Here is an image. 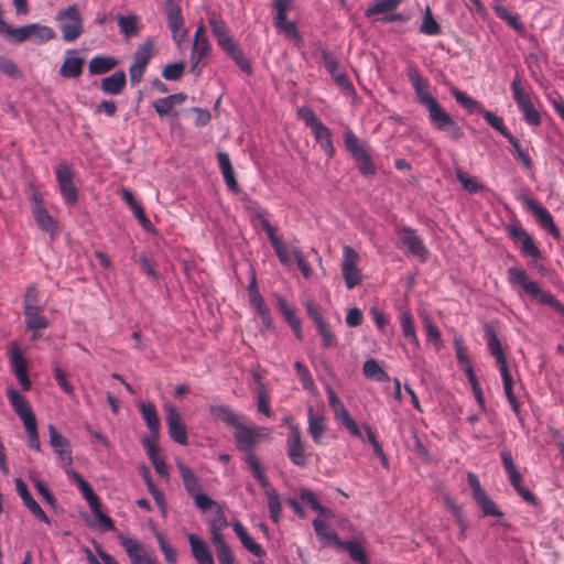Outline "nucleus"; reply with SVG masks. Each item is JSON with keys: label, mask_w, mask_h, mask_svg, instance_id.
<instances>
[{"label": "nucleus", "mask_w": 564, "mask_h": 564, "mask_svg": "<svg viewBox=\"0 0 564 564\" xmlns=\"http://www.w3.org/2000/svg\"><path fill=\"white\" fill-rule=\"evenodd\" d=\"M408 78L414 89L416 101L426 108L431 123L454 141L463 138L462 128L432 95L429 80L420 74L417 68H409Z\"/></svg>", "instance_id": "nucleus-1"}, {"label": "nucleus", "mask_w": 564, "mask_h": 564, "mask_svg": "<svg viewBox=\"0 0 564 564\" xmlns=\"http://www.w3.org/2000/svg\"><path fill=\"white\" fill-rule=\"evenodd\" d=\"M6 395L14 413L23 423L29 447L34 449L35 452H41L42 446L37 432V421L33 413L32 406L30 405L25 397H23L13 387L7 388Z\"/></svg>", "instance_id": "nucleus-2"}, {"label": "nucleus", "mask_w": 564, "mask_h": 564, "mask_svg": "<svg viewBox=\"0 0 564 564\" xmlns=\"http://www.w3.org/2000/svg\"><path fill=\"white\" fill-rule=\"evenodd\" d=\"M508 282L510 284H518L522 290L536 300L539 303L551 306L558 314L564 316V305L555 299L551 293L542 290L538 282L531 280L525 270L519 267H511L507 271Z\"/></svg>", "instance_id": "nucleus-3"}, {"label": "nucleus", "mask_w": 564, "mask_h": 564, "mask_svg": "<svg viewBox=\"0 0 564 564\" xmlns=\"http://www.w3.org/2000/svg\"><path fill=\"white\" fill-rule=\"evenodd\" d=\"M395 246L421 261H425L429 256V249L424 243V239L415 229L408 226L395 228Z\"/></svg>", "instance_id": "nucleus-4"}, {"label": "nucleus", "mask_w": 564, "mask_h": 564, "mask_svg": "<svg viewBox=\"0 0 564 564\" xmlns=\"http://www.w3.org/2000/svg\"><path fill=\"white\" fill-rule=\"evenodd\" d=\"M344 143L346 150L351 154L357 162L358 170L364 176H372L376 174V167L371 156L367 152L364 144H361L357 135L349 129L344 132Z\"/></svg>", "instance_id": "nucleus-5"}, {"label": "nucleus", "mask_w": 564, "mask_h": 564, "mask_svg": "<svg viewBox=\"0 0 564 564\" xmlns=\"http://www.w3.org/2000/svg\"><path fill=\"white\" fill-rule=\"evenodd\" d=\"M56 19L59 22L64 41L74 42L82 35L84 31L83 18L77 6H70L59 11Z\"/></svg>", "instance_id": "nucleus-6"}, {"label": "nucleus", "mask_w": 564, "mask_h": 564, "mask_svg": "<svg viewBox=\"0 0 564 564\" xmlns=\"http://www.w3.org/2000/svg\"><path fill=\"white\" fill-rule=\"evenodd\" d=\"M293 2L294 0H272V6L275 11L273 25L289 39L300 41L301 34L296 24L288 20V13L291 11Z\"/></svg>", "instance_id": "nucleus-7"}, {"label": "nucleus", "mask_w": 564, "mask_h": 564, "mask_svg": "<svg viewBox=\"0 0 564 564\" xmlns=\"http://www.w3.org/2000/svg\"><path fill=\"white\" fill-rule=\"evenodd\" d=\"M510 239L517 245L523 257L539 260L542 253L536 246L533 237L519 223L511 224L507 227Z\"/></svg>", "instance_id": "nucleus-8"}, {"label": "nucleus", "mask_w": 564, "mask_h": 564, "mask_svg": "<svg viewBox=\"0 0 564 564\" xmlns=\"http://www.w3.org/2000/svg\"><path fill=\"white\" fill-rule=\"evenodd\" d=\"M328 404L334 412V416L339 421L351 436L362 440L361 431L356 421L350 416L343 401L336 394L330 386L326 387Z\"/></svg>", "instance_id": "nucleus-9"}, {"label": "nucleus", "mask_w": 564, "mask_h": 564, "mask_svg": "<svg viewBox=\"0 0 564 564\" xmlns=\"http://www.w3.org/2000/svg\"><path fill=\"white\" fill-rule=\"evenodd\" d=\"M467 482L471 489L473 498L481 509L484 516L496 518L502 517V512L499 510L496 502L488 496L486 490L482 489L476 474L471 471L467 473Z\"/></svg>", "instance_id": "nucleus-10"}, {"label": "nucleus", "mask_w": 564, "mask_h": 564, "mask_svg": "<svg viewBox=\"0 0 564 564\" xmlns=\"http://www.w3.org/2000/svg\"><path fill=\"white\" fill-rule=\"evenodd\" d=\"M56 181L61 195L66 204L74 206L78 202V189L74 184V172L67 164H61L55 169Z\"/></svg>", "instance_id": "nucleus-11"}, {"label": "nucleus", "mask_w": 564, "mask_h": 564, "mask_svg": "<svg viewBox=\"0 0 564 564\" xmlns=\"http://www.w3.org/2000/svg\"><path fill=\"white\" fill-rule=\"evenodd\" d=\"M358 259L359 256L349 246H345L343 249V263H341V274L345 280V284L348 290L354 289L361 282L362 275L360 270L358 269Z\"/></svg>", "instance_id": "nucleus-12"}, {"label": "nucleus", "mask_w": 564, "mask_h": 564, "mask_svg": "<svg viewBox=\"0 0 564 564\" xmlns=\"http://www.w3.org/2000/svg\"><path fill=\"white\" fill-rule=\"evenodd\" d=\"M235 441L238 449L253 453L252 449L263 436L269 435L270 431L265 427L246 426L241 422L235 427Z\"/></svg>", "instance_id": "nucleus-13"}, {"label": "nucleus", "mask_w": 564, "mask_h": 564, "mask_svg": "<svg viewBox=\"0 0 564 564\" xmlns=\"http://www.w3.org/2000/svg\"><path fill=\"white\" fill-rule=\"evenodd\" d=\"M152 55L153 43L151 41H147L135 51L133 63L129 67V78L132 85H137L142 80Z\"/></svg>", "instance_id": "nucleus-14"}, {"label": "nucleus", "mask_w": 564, "mask_h": 564, "mask_svg": "<svg viewBox=\"0 0 564 564\" xmlns=\"http://www.w3.org/2000/svg\"><path fill=\"white\" fill-rule=\"evenodd\" d=\"M523 203L527 209L534 215L535 220L541 228L547 230L553 238H561L560 229L555 225L553 216L544 206H542L536 199L529 197L524 198Z\"/></svg>", "instance_id": "nucleus-15"}, {"label": "nucleus", "mask_w": 564, "mask_h": 564, "mask_svg": "<svg viewBox=\"0 0 564 564\" xmlns=\"http://www.w3.org/2000/svg\"><path fill=\"white\" fill-rule=\"evenodd\" d=\"M47 431L50 436V445L56 454L61 467H69L73 464L69 441L63 436L53 424L47 426Z\"/></svg>", "instance_id": "nucleus-16"}, {"label": "nucleus", "mask_w": 564, "mask_h": 564, "mask_svg": "<svg viewBox=\"0 0 564 564\" xmlns=\"http://www.w3.org/2000/svg\"><path fill=\"white\" fill-rule=\"evenodd\" d=\"M286 447L290 460L299 467H304L307 463V456L305 454V445L302 441L301 431L296 425L290 427Z\"/></svg>", "instance_id": "nucleus-17"}, {"label": "nucleus", "mask_w": 564, "mask_h": 564, "mask_svg": "<svg viewBox=\"0 0 564 564\" xmlns=\"http://www.w3.org/2000/svg\"><path fill=\"white\" fill-rule=\"evenodd\" d=\"M166 410V425L169 430L170 437L177 444L187 445L188 436L186 431V425L183 422L178 410L169 405L165 408Z\"/></svg>", "instance_id": "nucleus-18"}, {"label": "nucleus", "mask_w": 564, "mask_h": 564, "mask_svg": "<svg viewBox=\"0 0 564 564\" xmlns=\"http://www.w3.org/2000/svg\"><path fill=\"white\" fill-rule=\"evenodd\" d=\"M120 544L130 558L131 564H159L137 539L121 535Z\"/></svg>", "instance_id": "nucleus-19"}, {"label": "nucleus", "mask_w": 564, "mask_h": 564, "mask_svg": "<svg viewBox=\"0 0 564 564\" xmlns=\"http://www.w3.org/2000/svg\"><path fill=\"white\" fill-rule=\"evenodd\" d=\"M10 365L23 391H30L32 382L28 376V365L22 350L15 345L10 348Z\"/></svg>", "instance_id": "nucleus-20"}, {"label": "nucleus", "mask_w": 564, "mask_h": 564, "mask_svg": "<svg viewBox=\"0 0 564 564\" xmlns=\"http://www.w3.org/2000/svg\"><path fill=\"white\" fill-rule=\"evenodd\" d=\"M165 11L172 37L176 43H181L186 36L181 8L177 3L167 0Z\"/></svg>", "instance_id": "nucleus-21"}, {"label": "nucleus", "mask_w": 564, "mask_h": 564, "mask_svg": "<svg viewBox=\"0 0 564 564\" xmlns=\"http://www.w3.org/2000/svg\"><path fill=\"white\" fill-rule=\"evenodd\" d=\"M212 46L208 39L194 41L191 52V73L199 76L207 64Z\"/></svg>", "instance_id": "nucleus-22"}, {"label": "nucleus", "mask_w": 564, "mask_h": 564, "mask_svg": "<svg viewBox=\"0 0 564 564\" xmlns=\"http://www.w3.org/2000/svg\"><path fill=\"white\" fill-rule=\"evenodd\" d=\"M312 524L323 546L333 545L337 550L341 549L343 541L322 517H316Z\"/></svg>", "instance_id": "nucleus-23"}, {"label": "nucleus", "mask_w": 564, "mask_h": 564, "mask_svg": "<svg viewBox=\"0 0 564 564\" xmlns=\"http://www.w3.org/2000/svg\"><path fill=\"white\" fill-rule=\"evenodd\" d=\"M119 195L123 199V202L129 206V208L131 209L133 215L137 217L140 226L145 230H151L152 224H151L150 219L148 218V216L145 215V212H144V208H143L141 202H139L134 197L133 193L128 188H121L119 191Z\"/></svg>", "instance_id": "nucleus-24"}, {"label": "nucleus", "mask_w": 564, "mask_h": 564, "mask_svg": "<svg viewBox=\"0 0 564 564\" xmlns=\"http://www.w3.org/2000/svg\"><path fill=\"white\" fill-rule=\"evenodd\" d=\"M186 99V94L177 93L167 97L158 98L152 102V106L160 117L177 116V112L174 111V108L184 104Z\"/></svg>", "instance_id": "nucleus-25"}, {"label": "nucleus", "mask_w": 564, "mask_h": 564, "mask_svg": "<svg viewBox=\"0 0 564 564\" xmlns=\"http://www.w3.org/2000/svg\"><path fill=\"white\" fill-rule=\"evenodd\" d=\"M208 22L212 28V32L221 50L234 43L229 35L227 24L220 14L216 13L215 11L209 12Z\"/></svg>", "instance_id": "nucleus-26"}, {"label": "nucleus", "mask_w": 564, "mask_h": 564, "mask_svg": "<svg viewBox=\"0 0 564 564\" xmlns=\"http://www.w3.org/2000/svg\"><path fill=\"white\" fill-rule=\"evenodd\" d=\"M85 59L78 56L77 51L69 50L66 52L64 62L59 68V74L64 78H77L83 73Z\"/></svg>", "instance_id": "nucleus-27"}, {"label": "nucleus", "mask_w": 564, "mask_h": 564, "mask_svg": "<svg viewBox=\"0 0 564 564\" xmlns=\"http://www.w3.org/2000/svg\"><path fill=\"white\" fill-rule=\"evenodd\" d=\"M484 337L487 343L488 350L490 355L495 358L496 365L507 364L506 354L503 351L502 345L496 334V330L491 324H486Z\"/></svg>", "instance_id": "nucleus-28"}, {"label": "nucleus", "mask_w": 564, "mask_h": 564, "mask_svg": "<svg viewBox=\"0 0 564 564\" xmlns=\"http://www.w3.org/2000/svg\"><path fill=\"white\" fill-rule=\"evenodd\" d=\"M191 552L197 564H215L212 552L204 540L196 534L188 535Z\"/></svg>", "instance_id": "nucleus-29"}, {"label": "nucleus", "mask_w": 564, "mask_h": 564, "mask_svg": "<svg viewBox=\"0 0 564 564\" xmlns=\"http://www.w3.org/2000/svg\"><path fill=\"white\" fill-rule=\"evenodd\" d=\"M139 411L148 429L150 430L152 437L156 440L160 434L161 422L155 405L150 402H142L139 404Z\"/></svg>", "instance_id": "nucleus-30"}, {"label": "nucleus", "mask_w": 564, "mask_h": 564, "mask_svg": "<svg viewBox=\"0 0 564 564\" xmlns=\"http://www.w3.org/2000/svg\"><path fill=\"white\" fill-rule=\"evenodd\" d=\"M176 466H177L180 476L183 480V485H184L186 492L191 497H194L195 495L199 494L202 490L200 480L195 475V473L192 470V468L188 467L186 464H184L181 460H178L176 463Z\"/></svg>", "instance_id": "nucleus-31"}, {"label": "nucleus", "mask_w": 564, "mask_h": 564, "mask_svg": "<svg viewBox=\"0 0 564 564\" xmlns=\"http://www.w3.org/2000/svg\"><path fill=\"white\" fill-rule=\"evenodd\" d=\"M308 433L315 444H322V437L326 431L325 416L314 412L313 408L307 409Z\"/></svg>", "instance_id": "nucleus-32"}, {"label": "nucleus", "mask_w": 564, "mask_h": 564, "mask_svg": "<svg viewBox=\"0 0 564 564\" xmlns=\"http://www.w3.org/2000/svg\"><path fill=\"white\" fill-rule=\"evenodd\" d=\"M209 413L213 417L223 421L225 424L236 427L241 422L240 415L237 414L229 405L227 404H210Z\"/></svg>", "instance_id": "nucleus-33"}, {"label": "nucleus", "mask_w": 564, "mask_h": 564, "mask_svg": "<svg viewBox=\"0 0 564 564\" xmlns=\"http://www.w3.org/2000/svg\"><path fill=\"white\" fill-rule=\"evenodd\" d=\"M24 311V323L30 330H40L48 327L47 317L43 314L42 306L29 307Z\"/></svg>", "instance_id": "nucleus-34"}, {"label": "nucleus", "mask_w": 564, "mask_h": 564, "mask_svg": "<svg viewBox=\"0 0 564 564\" xmlns=\"http://www.w3.org/2000/svg\"><path fill=\"white\" fill-rule=\"evenodd\" d=\"M127 77L122 70H118L101 80L100 88L105 94L119 95L126 87Z\"/></svg>", "instance_id": "nucleus-35"}, {"label": "nucleus", "mask_w": 564, "mask_h": 564, "mask_svg": "<svg viewBox=\"0 0 564 564\" xmlns=\"http://www.w3.org/2000/svg\"><path fill=\"white\" fill-rule=\"evenodd\" d=\"M312 133L321 149L327 154L328 159H333L335 154V148L333 144V134L330 130L323 123L313 129Z\"/></svg>", "instance_id": "nucleus-36"}, {"label": "nucleus", "mask_w": 564, "mask_h": 564, "mask_svg": "<svg viewBox=\"0 0 564 564\" xmlns=\"http://www.w3.org/2000/svg\"><path fill=\"white\" fill-rule=\"evenodd\" d=\"M67 476L77 485L79 491L86 499L89 507L97 505L100 499L94 492L91 486L82 477V475L73 469L66 470Z\"/></svg>", "instance_id": "nucleus-37"}, {"label": "nucleus", "mask_w": 564, "mask_h": 564, "mask_svg": "<svg viewBox=\"0 0 564 564\" xmlns=\"http://www.w3.org/2000/svg\"><path fill=\"white\" fill-rule=\"evenodd\" d=\"M39 228L53 237L57 232V220L51 216L46 208L37 207L32 213Z\"/></svg>", "instance_id": "nucleus-38"}, {"label": "nucleus", "mask_w": 564, "mask_h": 564, "mask_svg": "<svg viewBox=\"0 0 564 564\" xmlns=\"http://www.w3.org/2000/svg\"><path fill=\"white\" fill-rule=\"evenodd\" d=\"M118 65V59L112 56H94L88 65L91 75H101L110 72Z\"/></svg>", "instance_id": "nucleus-39"}, {"label": "nucleus", "mask_w": 564, "mask_h": 564, "mask_svg": "<svg viewBox=\"0 0 564 564\" xmlns=\"http://www.w3.org/2000/svg\"><path fill=\"white\" fill-rule=\"evenodd\" d=\"M234 531L241 541L242 545L253 555L262 556L264 555V551L262 546L254 542V540L248 534L246 528L239 522L234 523Z\"/></svg>", "instance_id": "nucleus-40"}, {"label": "nucleus", "mask_w": 564, "mask_h": 564, "mask_svg": "<svg viewBox=\"0 0 564 564\" xmlns=\"http://www.w3.org/2000/svg\"><path fill=\"white\" fill-rule=\"evenodd\" d=\"M500 457H501L503 468L507 473L508 479H509L511 486L513 487V489H517L518 487L522 486L521 485L522 476L518 471V469L513 463L511 452L505 449L501 452Z\"/></svg>", "instance_id": "nucleus-41"}, {"label": "nucleus", "mask_w": 564, "mask_h": 564, "mask_svg": "<svg viewBox=\"0 0 564 564\" xmlns=\"http://www.w3.org/2000/svg\"><path fill=\"white\" fill-rule=\"evenodd\" d=\"M55 37V32L47 25L37 23L29 24V40L36 44H44Z\"/></svg>", "instance_id": "nucleus-42"}, {"label": "nucleus", "mask_w": 564, "mask_h": 564, "mask_svg": "<svg viewBox=\"0 0 564 564\" xmlns=\"http://www.w3.org/2000/svg\"><path fill=\"white\" fill-rule=\"evenodd\" d=\"M400 324L404 338L414 346L415 349L420 348V343L416 336L413 317L410 312L404 311L400 315Z\"/></svg>", "instance_id": "nucleus-43"}, {"label": "nucleus", "mask_w": 564, "mask_h": 564, "mask_svg": "<svg viewBox=\"0 0 564 564\" xmlns=\"http://www.w3.org/2000/svg\"><path fill=\"white\" fill-rule=\"evenodd\" d=\"M510 88L518 108L532 104L531 93L524 88L518 74L513 77Z\"/></svg>", "instance_id": "nucleus-44"}, {"label": "nucleus", "mask_w": 564, "mask_h": 564, "mask_svg": "<svg viewBox=\"0 0 564 564\" xmlns=\"http://www.w3.org/2000/svg\"><path fill=\"white\" fill-rule=\"evenodd\" d=\"M508 142L512 147V150L510 151L513 155L514 160L525 169L531 170L532 169V160L530 154L527 150H524L520 143V141L512 134L508 135L507 138Z\"/></svg>", "instance_id": "nucleus-45"}, {"label": "nucleus", "mask_w": 564, "mask_h": 564, "mask_svg": "<svg viewBox=\"0 0 564 564\" xmlns=\"http://www.w3.org/2000/svg\"><path fill=\"white\" fill-rule=\"evenodd\" d=\"M364 376L373 379L377 382H387L390 380L389 375L382 369L376 359H368L362 366Z\"/></svg>", "instance_id": "nucleus-46"}, {"label": "nucleus", "mask_w": 564, "mask_h": 564, "mask_svg": "<svg viewBox=\"0 0 564 564\" xmlns=\"http://www.w3.org/2000/svg\"><path fill=\"white\" fill-rule=\"evenodd\" d=\"M225 51L236 63V65L246 74L251 75L253 69L249 58L243 54V52L235 44L231 43Z\"/></svg>", "instance_id": "nucleus-47"}, {"label": "nucleus", "mask_w": 564, "mask_h": 564, "mask_svg": "<svg viewBox=\"0 0 564 564\" xmlns=\"http://www.w3.org/2000/svg\"><path fill=\"white\" fill-rule=\"evenodd\" d=\"M117 21H118V26L120 29V32L127 39L134 37V36L139 35V33H140L139 26H138L139 18L137 15H134V14L119 15L117 18Z\"/></svg>", "instance_id": "nucleus-48"}, {"label": "nucleus", "mask_w": 564, "mask_h": 564, "mask_svg": "<svg viewBox=\"0 0 564 564\" xmlns=\"http://www.w3.org/2000/svg\"><path fill=\"white\" fill-rule=\"evenodd\" d=\"M451 94L455 98V100L469 113H482V105L468 97L465 93L460 91L458 88L454 87L451 89Z\"/></svg>", "instance_id": "nucleus-49"}, {"label": "nucleus", "mask_w": 564, "mask_h": 564, "mask_svg": "<svg viewBox=\"0 0 564 564\" xmlns=\"http://www.w3.org/2000/svg\"><path fill=\"white\" fill-rule=\"evenodd\" d=\"M246 463L248 465L249 470L253 475V477L257 479L259 485L264 489L269 488V480L267 476L264 475L262 467L260 465V462L254 453H248L246 456Z\"/></svg>", "instance_id": "nucleus-50"}, {"label": "nucleus", "mask_w": 564, "mask_h": 564, "mask_svg": "<svg viewBox=\"0 0 564 564\" xmlns=\"http://www.w3.org/2000/svg\"><path fill=\"white\" fill-rule=\"evenodd\" d=\"M226 525H227V520L225 519L223 513L212 522V525H210L212 541H213L216 550L228 546L223 533L220 532L221 528L226 527Z\"/></svg>", "instance_id": "nucleus-51"}, {"label": "nucleus", "mask_w": 564, "mask_h": 564, "mask_svg": "<svg viewBox=\"0 0 564 564\" xmlns=\"http://www.w3.org/2000/svg\"><path fill=\"white\" fill-rule=\"evenodd\" d=\"M265 496L268 500L270 518L274 523H278L280 521L282 510L279 495L275 489L270 488L265 491Z\"/></svg>", "instance_id": "nucleus-52"}, {"label": "nucleus", "mask_w": 564, "mask_h": 564, "mask_svg": "<svg viewBox=\"0 0 564 564\" xmlns=\"http://www.w3.org/2000/svg\"><path fill=\"white\" fill-rule=\"evenodd\" d=\"M301 499L308 503L310 507L319 513L318 517L321 516H324L326 518H330L333 517V512L330 511V509L328 508H325L321 505V502L318 501V499L316 498L315 494L308 489H303L301 491V495H300Z\"/></svg>", "instance_id": "nucleus-53"}, {"label": "nucleus", "mask_w": 564, "mask_h": 564, "mask_svg": "<svg viewBox=\"0 0 564 564\" xmlns=\"http://www.w3.org/2000/svg\"><path fill=\"white\" fill-rule=\"evenodd\" d=\"M420 32L425 35H438L442 32L440 23L433 18L430 7H426Z\"/></svg>", "instance_id": "nucleus-54"}, {"label": "nucleus", "mask_w": 564, "mask_h": 564, "mask_svg": "<svg viewBox=\"0 0 564 564\" xmlns=\"http://www.w3.org/2000/svg\"><path fill=\"white\" fill-rule=\"evenodd\" d=\"M340 550H347V552L349 553V556L351 557L352 561H355L359 564H369L367 555L359 542H357V541L344 542L343 541V545H341Z\"/></svg>", "instance_id": "nucleus-55"}, {"label": "nucleus", "mask_w": 564, "mask_h": 564, "mask_svg": "<svg viewBox=\"0 0 564 564\" xmlns=\"http://www.w3.org/2000/svg\"><path fill=\"white\" fill-rule=\"evenodd\" d=\"M276 308L290 327L297 326V324L301 323V319L297 317L294 308L289 305L284 297L280 296L276 299Z\"/></svg>", "instance_id": "nucleus-56"}, {"label": "nucleus", "mask_w": 564, "mask_h": 564, "mask_svg": "<svg viewBox=\"0 0 564 564\" xmlns=\"http://www.w3.org/2000/svg\"><path fill=\"white\" fill-rule=\"evenodd\" d=\"M400 3L401 0H379L367 9L366 15L371 17L375 14L392 12L400 6Z\"/></svg>", "instance_id": "nucleus-57"}, {"label": "nucleus", "mask_w": 564, "mask_h": 564, "mask_svg": "<svg viewBox=\"0 0 564 564\" xmlns=\"http://www.w3.org/2000/svg\"><path fill=\"white\" fill-rule=\"evenodd\" d=\"M423 327L426 334L427 341L432 343L436 349H440L443 345L441 333L437 326L429 316L424 317Z\"/></svg>", "instance_id": "nucleus-58"}, {"label": "nucleus", "mask_w": 564, "mask_h": 564, "mask_svg": "<svg viewBox=\"0 0 564 564\" xmlns=\"http://www.w3.org/2000/svg\"><path fill=\"white\" fill-rule=\"evenodd\" d=\"M316 329L322 338V346L324 348L328 349L336 346L337 337L328 322L324 321L322 324H318Z\"/></svg>", "instance_id": "nucleus-59"}, {"label": "nucleus", "mask_w": 564, "mask_h": 564, "mask_svg": "<svg viewBox=\"0 0 564 564\" xmlns=\"http://www.w3.org/2000/svg\"><path fill=\"white\" fill-rule=\"evenodd\" d=\"M155 539L165 561L170 564L176 563L177 551L166 541L164 534L161 532H155Z\"/></svg>", "instance_id": "nucleus-60"}, {"label": "nucleus", "mask_w": 564, "mask_h": 564, "mask_svg": "<svg viewBox=\"0 0 564 564\" xmlns=\"http://www.w3.org/2000/svg\"><path fill=\"white\" fill-rule=\"evenodd\" d=\"M2 34L11 42L22 43L29 40V24L19 28H12L8 24Z\"/></svg>", "instance_id": "nucleus-61"}, {"label": "nucleus", "mask_w": 564, "mask_h": 564, "mask_svg": "<svg viewBox=\"0 0 564 564\" xmlns=\"http://www.w3.org/2000/svg\"><path fill=\"white\" fill-rule=\"evenodd\" d=\"M185 72V64L183 62H175L164 66L162 69V77L165 80H178Z\"/></svg>", "instance_id": "nucleus-62"}, {"label": "nucleus", "mask_w": 564, "mask_h": 564, "mask_svg": "<svg viewBox=\"0 0 564 564\" xmlns=\"http://www.w3.org/2000/svg\"><path fill=\"white\" fill-rule=\"evenodd\" d=\"M297 117L304 121V123L311 129H315L323 122L316 117L315 112L308 107H300L296 110Z\"/></svg>", "instance_id": "nucleus-63"}, {"label": "nucleus", "mask_w": 564, "mask_h": 564, "mask_svg": "<svg viewBox=\"0 0 564 564\" xmlns=\"http://www.w3.org/2000/svg\"><path fill=\"white\" fill-rule=\"evenodd\" d=\"M294 368L296 370V373L302 382V386L305 390L312 391L315 388L314 380L312 378V375L308 370V368L303 365L301 361H296L294 364Z\"/></svg>", "instance_id": "nucleus-64"}]
</instances>
